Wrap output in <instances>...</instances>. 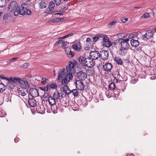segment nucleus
I'll use <instances>...</instances> for the list:
<instances>
[{
    "instance_id": "obj_1",
    "label": "nucleus",
    "mask_w": 156,
    "mask_h": 156,
    "mask_svg": "<svg viewBox=\"0 0 156 156\" xmlns=\"http://www.w3.org/2000/svg\"><path fill=\"white\" fill-rule=\"evenodd\" d=\"M31 13V11L27 9V5L25 3H23L20 8L17 7L14 12V15L15 16H17L19 14L23 15L25 14L29 15Z\"/></svg>"
},
{
    "instance_id": "obj_2",
    "label": "nucleus",
    "mask_w": 156,
    "mask_h": 156,
    "mask_svg": "<svg viewBox=\"0 0 156 156\" xmlns=\"http://www.w3.org/2000/svg\"><path fill=\"white\" fill-rule=\"evenodd\" d=\"M79 62L83 65V66H87L90 68H92L94 65L95 62L92 59L81 56L78 58Z\"/></svg>"
},
{
    "instance_id": "obj_3",
    "label": "nucleus",
    "mask_w": 156,
    "mask_h": 156,
    "mask_svg": "<svg viewBox=\"0 0 156 156\" xmlns=\"http://www.w3.org/2000/svg\"><path fill=\"white\" fill-rule=\"evenodd\" d=\"M58 81L60 82L62 81V85L66 84L68 83L70 80H68V77H67L68 72H67V74H66L65 69L62 68L58 72Z\"/></svg>"
},
{
    "instance_id": "obj_4",
    "label": "nucleus",
    "mask_w": 156,
    "mask_h": 156,
    "mask_svg": "<svg viewBox=\"0 0 156 156\" xmlns=\"http://www.w3.org/2000/svg\"><path fill=\"white\" fill-rule=\"evenodd\" d=\"M74 64L72 62L69 61L68 66L66 67V71L67 72H68L67 77H68V80H71L73 77L72 73L74 69Z\"/></svg>"
},
{
    "instance_id": "obj_5",
    "label": "nucleus",
    "mask_w": 156,
    "mask_h": 156,
    "mask_svg": "<svg viewBox=\"0 0 156 156\" xmlns=\"http://www.w3.org/2000/svg\"><path fill=\"white\" fill-rule=\"evenodd\" d=\"M156 32V29H154L152 31L149 30H147L146 33L144 35H142L141 38L144 41L147 39H151L154 33Z\"/></svg>"
},
{
    "instance_id": "obj_6",
    "label": "nucleus",
    "mask_w": 156,
    "mask_h": 156,
    "mask_svg": "<svg viewBox=\"0 0 156 156\" xmlns=\"http://www.w3.org/2000/svg\"><path fill=\"white\" fill-rule=\"evenodd\" d=\"M129 39H119L118 42L121 45V48L126 49H127L130 47V45L128 43Z\"/></svg>"
},
{
    "instance_id": "obj_7",
    "label": "nucleus",
    "mask_w": 156,
    "mask_h": 156,
    "mask_svg": "<svg viewBox=\"0 0 156 156\" xmlns=\"http://www.w3.org/2000/svg\"><path fill=\"white\" fill-rule=\"evenodd\" d=\"M76 78L79 80L83 81L85 80L87 78L86 73L83 71H80L76 73Z\"/></svg>"
},
{
    "instance_id": "obj_8",
    "label": "nucleus",
    "mask_w": 156,
    "mask_h": 156,
    "mask_svg": "<svg viewBox=\"0 0 156 156\" xmlns=\"http://www.w3.org/2000/svg\"><path fill=\"white\" fill-rule=\"evenodd\" d=\"M18 4L16 1H12L10 2L9 5L8 10L9 12H12L14 11L18 7Z\"/></svg>"
},
{
    "instance_id": "obj_9",
    "label": "nucleus",
    "mask_w": 156,
    "mask_h": 156,
    "mask_svg": "<svg viewBox=\"0 0 156 156\" xmlns=\"http://www.w3.org/2000/svg\"><path fill=\"white\" fill-rule=\"evenodd\" d=\"M102 43L104 46L107 47H109L112 45L111 41H109L108 37L107 36L103 38Z\"/></svg>"
},
{
    "instance_id": "obj_10",
    "label": "nucleus",
    "mask_w": 156,
    "mask_h": 156,
    "mask_svg": "<svg viewBox=\"0 0 156 156\" xmlns=\"http://www.w3.org/2000/svg\"><path fill=\"white\" fill-rule=\"evenodd\" d=\"M75 84L76 88L79 90H83L84 88L83 83L80 80H77L76 81Z\"/></svg>"
},
{
    "instance_id": "obj_11",
    "label": "nucleus",
    "mask_w": 156,
    "mask_h": 156,
    "mask_svg": "<svg viewBox=\"0 0 156 156\" xmlns=\"http://www.w3.org/2000/svg\"><path fill=\"white\" fill-rule=\"evenodd\" d=\"M90 56L93 60L97 59L100 57L99 52L96 51H91L90 53Z\"/></svg>"
},
{
    "instance_id": "obj_12",
    "label": "nucleus",
    "mask_w": 156,
    "mask_h": 156,
    "mask_svg": "<svg viewBox=\"0 0 156 156\" xmlns=\"http://www.w3.org/2000/svg\"><path fill=\"white\" fill-rule=\"evenodd\" d=\"M100 57L103 60H105L108 58V53L107 51H102L99 53Z\"/></svg>"
},
{
    "instance_id": "obj_13",
    "label": "nucleus",
    "mask_w": 156,
    "mask_h": 156,
    "mask_svg": "<svg viewBox=\"0 0 156 156\" xmlns=\"http://www.w3.org/2000/svg\"><path fill=\"white\" fill-rule=\"evenodd\" d=\"M29 93L33 98L36 97L39 95L38 90L35 88H31L29 90Z\"/></svg>"
},
{
    "instance_id": "obj_14",
    "label": "nucleus",
    "mask_w": 156,
    "mask_h": 156,
    "mask_svg": "<svg viewBox=\"0 0 156 156\" xmlns=\"http://www.w3.org/2000/svg\"><path fill=\"white\" fill-rule=\"evenodd\" d=\"M112 67V65L110 63H106L103 66V68L104 70L106 71H110Z\"/></svg>"
},
{
    "instance_id": "obj_15",
    "label": "nucleus",
    "mask_w": 156,
    "mask_h": 156,
    "mask_svg": "<svg viewBox=\"0 0 156 156\" xmlns=\"http://www.w3.org/2000/svg\"><path fill=\"white\" fill-rule=\"evenodd\" d=\"M18 92L22 96H25L28 93L27 90L25 88H19Z\"/></svg>"
},
{
    "instance_id": "obj_16",
    "label": "nucleus",
    "mask_w": 156,
    "mask_h": 156,
    "mask_svg": "<svg viewBox=\"0 0 156 156\" xmlns=\"http://www.w3.org/2000/svg\"><path fill=\"white\" fill-rule=\"evenodd\" d=\"M65 49L66 53L68 55V56L69 57L71 58L74 56L72 53L71 49L70 48L67 47Z\"/></svg>"
},
{
    "instance_id": "obj_17",
    "label": "nucleus",
    "mask_w": 156,
    "mask_h": 156,
    "mask_svg": "<svg viewBox=\"0 0 156 156\" xmlns=\"http://www.w3.org/2000/svg\"><path fill=\"white\" fill-rule=\"evenodd\" d=\"M28 103L29 105L31 107H34L36 105V101L33 98H30L28 99Z\"/></svg>"
},
{
    "instance_id": "obj_18",
    "label": "nucleus",
    "mask_w": 156,
    "mask_h": 156,
    "mask_svg": "<svg viewBox=\"0 0 156 156\" xmlns=\"http://www.w3.org/2000/svg\"><path fill=\"white\" fill-rule=\"evenodd\" d=\"M130 43L131 46L135 47H137L139 44V43L138 41L133 39L131 40Z\"/></svg>"
},
{
    "instance_id": "obj_19",
    "label": "nucleus",
    "mask_w": 156,
    "mask_h": 156,
    "mask_svg": "<svg viewBox=\"0 0 156 156\" xmlns=\"http://www.w3.org/2000/svg\"><path fill=\"white\" fill-rule=\"evenodd\" d=\"M114 61L118 65H122L123 62L121 59L119 57H115L114 58Z\"/></svg>"
},
{
    "instance_id": "obj_20",
    "label": "nucleus",
    "mask_w": 156,
    "mask_h": 156,
    "mask_svg": "<svg viewBox=\"0 0 156 156\" xmlns=\"http://www.w3.org/2000/svg\"><path fill=\"white\" fill-rule=\"evenodd\" d=\"M44 108L42 106V107L38 106L37 107V110L38 113L41 114H44Z\"/></svg>"
},
{
    "instance_id": "obj_21",
    "label": "nucleus",
    "mask_w": 156,
    "mask_h": 156,
    "mask_svg": "<svg viewBox=\"0 0 156 156\" xmlns=\"http://www.w3.org/2000/svg\"><path fill=\"white\" fill-rule=\"evenodd\" d=\"M50 105H51L55 104V99L52 97L49 98V99L48 100Z\"/></svg>"
},
{
    "instance_id": "obj_22",
    "label": "nucleus",
    "mask_w": 156,
    "mask_h": 156,
    "mask_svg": "<svg viewBox=\"0 0 156 156\" xmlns=\"http://www.w3.org/2000/svg\"><path fill=\"white\" fill-rule=\"evenodd\" d=\"M7 80V86L11 89H12L13 88L15 87V83H14L12 82L11 81H10L9 80Z\"/></svg>"
},
{
    "instance_id": "obj_23",
    "label": "nucleus",
    "mask_w": 156,
    "mask_h": 156,
    "mask_svg": "<svg viewBox=\"0 0 156 156\" xmlns=\"http://www.w3.org/2000/svg\"><path fill=\"white\" fill-rule=\"evenodd\" d=\"M127 34L125 33H120L117 35L119 39H123L124 38L126 37Z\"/></svg>"
},
{
    "instance_id": "obj_24",
    "label": "nucleus",
    "mask_w": 156,
    "mask_h": 156,
    "mask_svg": "<svg viewBox=\"0 0 156 156\" xmlns=\"http://www.w3.org/2000/svg\"><path fill=\"white\" fill-rule=\"evenodd\" d=\"M126 50V49L124 48H121L119 51L118 53L120 55L124 56L126 53L127 51Z\"/></svg>"
},
{
    "instance_id": "obj_25",
    "label": "nucleus",
    "mask_w": 156,
    "mask_h": 156,
    "mask_svg": "<svg viewBox=\"0 0 156 156\" xmlns=\"http://www.w3.org/2000/svg\"><path fill=\"white\" fill-rule=\"evenodd\" d=\"M9 80L10 81H12V82L14 83H15L17 81L19 82H20L22 81V80L20 79L17 78L15 77L14 78H10V79H9Z\"/></svg>"
},
{
    "instance_id": "obj_26",
    "label": "nucleus",
    "mask_w": 156,
    "mask_h": 156,
    "mask_svg": "<svg viewBox=\"0 0 156 156\" xmlns=\"http://www.w3.org/2000/svg\"><path fill=\"white\" fill-rule=\"evenodd\" d=\"M55 6V4L52 1L51 2L49 3V9L50 11L54 10Z\"/></svg>"
},
{
    "instance_id": "obj_27",
    "label": "nucleus",
    "mask_w": 156,
    "mask_h": 156,
    "mask_svg": "<svg viewBox=\"0 0 156 156\" xmlns=\"http://www.w3.org/2000/svg\"><path fill=\"white\" fill-rule=\"evenodd\" d=\"M60 97V93L57 91H55L53 95V98L55 99H58Z\"/></svg>"
},
{
    "instance_id": "obj_28",
    "label": "nucleus",
    "mask_w": 156,
    "mask_h": 156,
    "mask_svg": "<svg viewBox=\"0 0 156 156\" xmlns=\"http://www.w3.org/2000/svg\"><path fill=\"white\" fill-rule=\"evenodd\" d=\"M51 110L53 111V112L55 114L57 112V106L55 105V104L51 105Z\"/></svg>"
},
{
    "instance_id": "obj_29",
    "label": "nucleus",
    "mask_w": 156,
    "mask_h": 156,
    "mask_svg": "<svg viewBox=\"0 0 156 156\" xmlns=\"http://www.w3.org/2000/svg\"><path fill=\"white\" fill-rule=\"evenodd\" d=\"M51 97V96H50L47 93H45L43 96V100L47 101L49 99V98Z\"/></svg>"
},
{
    "instance_id": "obj_30",
    "label": "nucleus",
    "mask_w": 156,
    "mask_h": 156,
    "mask_svg": "<svg viewBox=\"0 0 156 156\" xmlns=\"http://www.w3.org/2000/svg\"><path fill=\"white\" fill-rule=\"evenodd\" d=\"M62 88L63 91L66 92L67 94H69L71 92V91H70V90H69L68 87L67 86L64 85L62 87Z\"/></svg>"
},
{
    "instance_id": "obj_31",
    "label": "nucleus",
    "mask_w": 156,
    "mask_h": 156,
    "mask_svg": "<svg viewBox=\"0 0 156 156\" xmlns=\"http://www.w3.org/2000/svg\"><path fill=\"white\" fill-rule=\"evenodd\" d=\"M6 1L5 0H0V8H3L6 5Z\"/></svg>"
},
{
    "instance_id": "obj_32",
    "label": "nucleus",
    "mask_w": 156,
    "mask_h": 156,
    "mask_svg": "<svg viewBox=\"0 0 156 156\" xmlns=\"http://www.w3.org/2000/svg\"><path fill=\"white\" fill-rule=\"evenodd\" d=\"M115 88V86L113 83H111L109 85V88L112 90H114Z\"/></svg>"
},
{
    "instance_id": "obj_33",
    "label": "nucleus",
    "mask_w": 156,
    "mask_h": 156,
    "mask_svg": "<svg viewBox=\"0 0 156 156\" xmlns=\"http://www.w3.org/2000/svg\"><path fill=\"white\" fill-rule=\"evenodd\" d=\"M6 87L3 83H0V91L3 92L6 89Z\"/></svg>"
},
{
    "instance_id": "obj_34",
    "label": "nucleus",
    "mask_w": 156,
    "mask_h": 156,
    "mask_svg": "<svg viewBox=\"0 0 156 156\" xmlns=\"http://www.w3.org/2000/svg\"><path fill=\"white\" fill-rule=\"evenodd\" d=\"M40 6L41 8L43 9L46 7V3L43 2H41L39 3Z\"/></svg>"
},
{
    "instance_id": "obj_35",
    "label": "nucleus",
    "mask_w": 156,
    "mask_h": 156,
    "mask_svg": "<svg viewBox=\"0 0 156 156\" xmlns=\"http://www.w3.org/2000/svg\"><path fill=\"white\" fill-rule=\"evenodd\" d=\"M10 16L11 15L10 13L6 14L3 16V20H6L8 19V17H10Z\"/></svg>"
},
{
    "instance_id": "obj_36",
    "label": "nucleus",
    "mask_w": 156,
    "mask_h": 156,
    "mask_svg": "<svg viewBox=\"0 0 156 156\" xmlns=\"http://www.w3.org/2000/svg\"><path fill=\"white\" fill-rule=\"evenodd\" d=\"M116 22V20H114L113 21L110 22L108 25V27H111Z\"/></svg>"
},
{
    "instance_id": "obj_37",
    "label": "nucleus",
    "mask_w": 156,
    "mask_h": 156,
    "mask_svg": "<svg viewBox=\"0 0 156 156\" xmlns=\"http://www.w3.org/2000/svg\"><path fill=\"white\" fill-rule=\"evenodd\" d=\"M72 92H73L74 95V96H77L78 95V92L77 90L76 89H74L72 90Z\"/></svg>"
},
{
    "instance_id": "obj_38",
    "label": "nucleus",
    "mask_w": 156,
    "mask_h": 156,
    "mask_svg": "<svg viewBox=\"0 0 156 156\" xmlns=\"http://www.w3.org/2000/svg\"><path fill=\"white\" fill-rule=\"evenodd\" d=\"M141 17L144 18H147L149 17V15L148 13H146L143 14Z\"/></svg>"
},
{
    "instance_id": "obj_39",
    "label": "nucleus",
    "mask_w": 156,
    "mask_h": 156,
    "mask_svg": "<svg viewBox=\"0 0 156 156\" xmlns=\"http://www.w3.org/2000/svg\"><path fill=\"white\" fill-rule=\"evenodd\" d=\"M61 1L62 0H54L56 5H59L61 2Z\"/></svg>"
},
{
    "instance_id": "obj_40",
    "label": "nucleus",
    "mask_w": 156,
    "mask_h": 156,
    "mask_svg": "<svg viewBox=\"0 0 156 156\" xmlns=\"http://www.w3.org/2000/svg\"><path fill=\"white\" fill-rule=\"evenodd\" d=\"M30 65V63H25L23 65V66H22V67H23L24 68H26L27 67H28Z\"/></svg>"
},
{
    "instance_id": "obj_41",
    "label": "nucleus",
    "mask_w": 156,
    "mask_h": 156,
    "mask_svg": "<svg viewBox=\"0 0 156 156\" xmlns=\"http://www.w3.org/2000/svg\"><path fill=\"white\" fill-rule=\"evenodd\" d=\"M128 20V18H126L125 17H122L121 18V20L123 23L126 22L127 20Z\"/></svg>"
},
{
    "instance_id": "obj_42",
    "label": "nucleus",
    "mask_w": 156,
    "mask_h": 156,
    "mask_svg": "<svg viewBox=\"0 0 156 156\" xmlns=\"http://www.w3.org/2000/svg\"><path fill=\"white\" fill-rule=\"evenodd\" d=\"M63 43V41H62L59 40L55 43L54 45H57L59 44H62Z\"/></svg>"
},
{
    "instance_id": "obj_43",
    "label": "nucleus",
    "mask_w": 156,
    "mask_h": 156,
    "mask_svg": "<svg viewBox=\"0 0 156 156\" xmlns=\"http://www.w3.org/2000/svg\"><path fill=\"white\" fill-rule=\"evenodd\" d=\"M73 48L75 50H77L78 46L76 44H74L72 45Z\"/></svg>"
},
{
    "instance_id": "obj_44",
    "label": "nucleus",
    "mask_w": 156,
    "mask_h": 156,
    "mask_svg": "<svg viewBox=\"0 0 156 156\" xmlns=\"http://www.w3.org/2000/svg\"><path fill=\"white\" fill-rule=\"evenodd\" d=\"M59 18H56L55 19H53L52 20H50L48 21V22L49 23H51V22H58V20H58Z\"/></svg>"
},
{
    "instance_id": "obj_45",
    "label": "nucleus",
    "mask_w": 156,
    "mask_h": 156,
    "mask_svg": "<svg viewBox=\"0 0 156 156\" xmlns=\"http://www.w3.org/2000/svg\"><path fill=\"white\" fill-rule=\"evenodd\" d=\"M50 86H51V88L54 89L57 87V85L55 83H53L51 84Z\"/></svg>"
},
{
    "instance_id": "obj_46",
    "label": "nucleus",
    "mask_w": 156,
    "mask_h": 156,
    "mask_svg": "<svg viewBox=\"0 0 156 156\" xmlns=\"http://www.w3.org/2000/svg\"><path fill=\"white\" fill-rule=\"evenodd\" d=\"M92 98L93 97L92 96H90L87 95L86 96V98L87 100L90 101L92 99Z\"/></svg>"
},
{
    "instance_id": "obj_47",
    "label": "nucleus",
    "mask_w": 156,
    "mask_h": 156,
    "mask_svg": "<svg viewBox=\"0 0 156 156\" xmlns=\"http://www.w3.org/2000/svg\"><path fill=\"white\" fill-rule=\"evenodd\" d=\"M105 93L106 96L108 98H110L111 96V95L110 94L109 92L108 91H105Z\"/></svg>"
},
{
    "instance_id": "obj_48",
    "label": "nucleus",
    "mask_w": 156,
    "mask_h": 156,
    "mask_svg": "<svg viewBox=\"0 0 156 156\" xmlns=\"http://www.w3.org/2000/svg\"><path fill=\"white\" fill-rule=\"evenodd\" d=\"M67 43V42H63V43H62V48H66V46Z\"/></svg>"
},
{
    "instance_id": "obj_49",
    "label": "nucleus",
    "mask_w": 156,
    "mask_h": 156,
    "mask_svg": "<svg viewBox=\"0 0 156 156\" xmlns=\"http://www.w3.org/2000/svg\"><path fill=\"white\" fill-rule=\"evenodd\" d=\"M0 78L2 79H5L7 80H9V79L8 78L5 77L3 75H0Z\"/></svg>"
},
{
    "instance_id": "obj_50",
    "label": "nucleus",
    "mask_w": 156,
    "mask_h": 156,
    "mask_svg": "<svg viewBox=\"0 0 156 156\" xmlns=\"http://www.w3.org/2000/svg\"><path fill=\"white\" fill-rule=\"evenodd\" d=\"M98 37H103V38H104L106 36H107L106 35H104L103 34H98Z\"/></svg>"
},
{
    "instance_id": "obj_51",
    "label": "nucleus",
    "mask_w": 156,
    "mask_h": 156,
    "mask_svg": "<svg viewBox=\"0 0 156 156\" xmlns=\"http://www.w3.org/2000/svg\"><path fill=\"white\" fill-rule=\"evenodd\" d=\"M41 90H43L44 91H47L48 90V89L47 88V87H41L40 88Z\"/></svg>"
},
{
    "instance_id": "obj_52",
    "label": "nucleus",
    "mask_w": 156,
    "mask_h": 156,
    "mask_svg": "<svg viewBox=\"0 0 156 156\" xmlns=\"http://www.w3.org/2000/svg\"><path fill=\"white\" fill-rule=\"evenodd\" d=\"M99 38L98 36H94L93 37V41L94 42L96 41L99 39Z\"/></svg>"
},
{
    "instance_id": "obj_53",
    "label": "nucleus",
    "mask_w": 156,
    "mask_h": 156,
    "mask_svg": "<svg viewBox=\"0 0 156 156\" xmlns=\"http://www.w3.org/2000/svg\"><path fill=\"white\" fill-rule=\"evenodd\" d=\"M46 79L45 78H43L41 79L42 82H46Z\"/></svg>"
},
{
    "instance_id": "obj_54",
    "label": "nucleus",
    "mask_w": 156,
    "mask_h": 156,
    "mask_svg": "<svg viewBox=\"0 0 156 156\" xmlns=\"http://www.w3.org/2000/svg\"><path fill=\"white\" fill-rule=\"evenodd\" d=\"M91 39L90 38L88 37L86 41L87 42H90V41H91Z\"/></svg>"
},
{
    "instance_id": "obj_55",
    "label": "nucleus",
    "mask_w": 156,
    "mask_h": 156,
    "mask_svg": "<svg viewBox=\"0 0 156 156\" xmlns=\"http://www.w3.org/2000/svg\"><path fill=\"white\" fill-rule=\"evenodd\" d=\"M153 12L154 16L156 17V8L154 10Z\"/></svg>"
},
{
    "instance_id": "obj_56",
    "label": "nucleus",
    "mask_w": 156,
    "mask_h": 156,
    "mask_svg": "<svg viewBox=\"0 0 156 156\" xmlns=\"http://www.w3.org/2000/svg\"><path fill=\"white\" fill-rule=\"evenodd\" d=\"M68 9L67 7H63L62 8H61V9L63 10V9Z\"/></svg>"
},
{
    "instance_id": "obj_57",
    "label": "nucleus",
    "mask_w": 156,
    "mask_h": 156,
    "mask_svg": "<svg viewBox=\"0 0 156 156\" xmlns=\"http://www.w3.org/2000/svg\"><path fill=\"white\" fill-rule=\"evenodd\" d=\"M55 14H58L59 15H61L63 14V13L62 12H58L55 13Z\"/></svg>"
},
{
    "instance_id": "obj_58",
    "label": "nucleus",
    "mask_w": 156,
    "mask_h": 156,
    "mask_svg": "<svg viewBox=\"0 0 156 156\" xmlns=\"http://www.w3.org/2000/svg\"><path fill=\"white\" fill-rule=\"evenodd\" d=\"M115 81H116V83H119V82H120V80H119V79H115Z\"/></svg>"
},
{
    "instance_id": "obj_59",
    "label": "nucleus",
    "mask_w": 156,
    "mask_h": 156,
    "mask_svg": "<svg viewBox=\"0 0 156 156\" xmlns=\"http://www.w3.org/2000/svg\"><path fill=\"white\" fill-rule=\"evenodd\" d=\"M50 84H48L47 86L46 87H47V88L48 89V88L50 87H51V86H50Z\"/></svg>"
},
{
    "instance_id": "obj_60",
    "label": "nucleus",
    "mask_w": 156,
    "mask_h": 156,
    "mask_svg": "<svg viewBox=\"0 0 156 156\" xmlns=\"http://www.w3.org/2000/svg\"><path fill=\"white\" fill-rule=\"evenodd\" d=\"M133 35H130L129 36V38H132L133 37Z\"/></svg>"
},
{
    "instance_id": "obj_61",
    "label": "nucleus",
    "mask_w": 156,
    "mask_h": 156,
    "mask_svg": "<svg viewBox=\"0 0 156 156\" xmlns=\"http://www.w3.org/2000/svg\"><path fill=\"white\" fill-rule=\"evenodd\" d=\"M66 38V36H65H65H63V37H60V39H64V38Z\"/></svg>"
},
{
    "instance_id": "obj_62",
    "label": "nucleus",
    "mask_w": 156,
    "mask_h": 156,
    "mask_svg": "<svg viewBox=\"0 0 156 156\" xmlns=\"http://www.w3.org/2000/svg\"><path fill=\"white\" fill-rule=\"evenodd\" d=\"M134 8L135 9H140L141 8L140 7H138L137 6H135L134 7Z\"/></svg>"
},
{
    "instance_id": "obj_63",
    "label": "nucleus",
    "mask_w": 156,
    "mask_h": 156,
    "mask_svg": "<svg viewBox=\"0 0 156 156\" xmlns=\"http://www.w3.org/2000/svg\"><path fill=\"white\" fill-rule=\"evenodd\" d=\"M59 18L58 20H58H58H60V21H62L63 20V18Z\"/></svg>"
},
{
    "instance_id": "obj_64",
    "label": "nucleus",
    "mask_w": 156,
    "mask_h": 156,
    "mask_svg": "<svg viewBox=\"0 0 156 156\" xmlns=\"http://www.w3.org/2000/svg\"><path fill=\"white\" fill-rule=\"evenodd\" d=\"M18 141V140H17V139H14V142H15V143H17V142Z\"/></svg>"
}]
</instances>
